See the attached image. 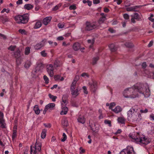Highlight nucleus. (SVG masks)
<instances>
[{
    "mask_svg": "<svg viewBox=\"0 0 154 154\" xmlns=\"http://www.w3.org/2000/svg\"><path fill=\"white\" fill-rule=\"evenodd\" d=\"M138 92L144 95L145 97H148L150 95V91L148 86H145L141 83L137 84L132 87L127 88L123 92L125 97L134 98L138 96Z\"/></svg>",
    "mask_w": 154,
    "mask_h": 154,
    "instance_id": "obj_1",
    "label": "nucleus"
},
{
    "mask_svg": "<svg viewBox=\"0 0 154 154\" xmlns=\"http://www.w3.org/2000/svg\"><path fill=\"white\" fill-rule=\"evenodd\" d=\"M137 107L134 106L128 111V120L137 122L140 121L142 119V117L140 113L137 112Z\"/></svg>",
    "mask_w": 154,
    "mask_h": 154,
    "instance_id": "obj_2",
    "label": "nucleus"
},
{
    "mask_svg": "<svg viewBox=\"0 0 154 154\" xmlns=\"http://www.w3.org/2000/svg\"><path fill=\"white\" fill-rule=\"evenodd\" d=\"M29 16L28 14H25L23 15H19L16 16L14 19L18 23L26 24L28 21Z\"/></svg>",
    "mask_w": 154,
    "mask_h": 154,
    "instance_id": "obj_3",
    "label": "nucleus"
},
{
    "mask_svg": "<svg viewBox=\"0 0 154 154\" xmlns=\"http://www.w3.org/2000/svg\"><path fill=\"white\" fill-rule=\"evenodd\" d=\"M41 145L37 142L34 146L32 147V146H30V154H41Z\"/></svg>",
    "mask_w": 154,
    "mask_h": 154,
    "instance_id": "obj_4",
    "label": "nucleus"
},
{
    "mask_svg": "<svg viewBox=\"0 0 154 154\" xmlns=\"http://www.w3.org/2000/svg\"><path fill=\"white\" fill-rule=\"evenodd\" d=\"M134 141L137 143H142L145 144H147L150 142L149 139H147L145 137H140L138 135H137V137L134 140Z\"/></svg>",
    "mask_w": 154,
    "mask_h": 154,
    "instance_id": "obj_5",
    "label": "nucleus"
},
{
    "mask_svg": "<svg viewBox=\"0 0 154 154\" xmlns=\"http://www.w3.org/2000/svg\"><path fill=\"white\" fill-rule=\"evenodd\" d=\"M98 26L96 22H86L85 24V29L86 31H90L97 27Z\"/></svg>",
    "mask_w": 154,
    "mask_h": 154,
    "instance_id": "obj_6",
    "label": "nucleus"
},
{
    "mask_svg": "<svg viewBox=\"0 0 154 154\" xmlns=\"http://www.w3.org/2000/svg\"><path fill=\"white\" fill-rule=\"evenodd\" d=\"M47 71L51 77L53 76V70H54L53 66L52 64H49L47 66Z\"/></svg>",
    "mask_w": 154,
    "mask_h": 154,
    "instance_id": "obj_7",
    "label": "nucleus"
},
{
    "mask_svg": "<svg viewBox=\"0 0 154 154\" xmlns=\"http://www.w3.org/2000/svg\"><path fill=\"white\" fill-rule=\"evenodd\" d=\"M3 116V113L0 111V124H1V127L2 128H6V126Z\"/></svg>",
    "mask_w": 154,
    "mask_h": 154,
    "instance_id": "obj_8",
    "label": "nucleus"
},
{
    "mask_svg": "<svg viewBox=\"0 0 154 154\" xmlns=\"http://www.w3.org/2000/svg\"><path fill=\"white\" fill-rule=\"evenodd\" d=\"M141 5L135 6L131 7H127L126 8V11H137L136 10L137 8H140L141 7Z\"/></svg>",
    "mask_w": 154,
    "mask_h": 154,
    "instance_id": "obj_9",
    "label": "nucleus"
},
{
    "mask_svg": "<svg viewBox=\"0 0 154 154\" xmlns=\"http://www.w3.org/2000/svg\"><path fill=\"white\" fill-rule=\"evenodd\" d=\"M126 153L127 154H134V151L133 148L130 146H127L125 149H124Z\"/></svg>",
    "mask_w": 154,
    "mask_h": 154,
    "instance_id": "obj_10",
    "label": "nucleus"
},
{
    "mask_svg": "<svg viewBox=\"0 0 154 154\" xmlns=\"http://www.w3.org/2000/svg\"><path fill=\"white\" fill-rule=\"evenodd\" d=\"M80 90V88L79 87H77L75 90L74 89L71 91L72 95L75 97L79 94V91Z\"/></svg>",
    "mask_w": 154,
    "mask_h": 154,
    "instance_id": "obj_11",
    "label": "nucleus"
},
{
    "mask_svg": "<svg viewBox=\"0 0 154 154\" xmlns=\"http://www.w3.org/2000/svg\"><path fill=\"white\" fill-rule=\"evenodd\" d=\"M89 84L91 91L93 92H94L97 89V85L93 82L91 83L90 82Z\"/></svg>",
    "mask_w": 154,
    "mask_h": 154,
    "instance_id": "obj_12",
    "label": "nucleus"
},
{
    "mask_svg": "<svg viewBox=\"0 0 154 154\" xmlns=\"http://www.w3.org/2000/svg\"><path fill=\"white\" fill-rule=\"evenodd\" d=\"M14 57L16 58L21 57V54L20 51L19 49H18L14 52Z\"/></svg>",
    "mask_w": 154,
    "mask_h": 154,
    "instance_id": "obj_13",
    "label": "nucleus"
},
{
    "mask_svg": "<svg viewBox=\"0 0 154 154\" xmlns=\"http://www.w3.org/2000/svg\"><path fill=\"white\" fill-rule=\"evenodd\" d=\"M81 46L80 44L78 42H75L74 43L72 46L73 50L75 51H77L80 49Z\"/></svg>",
    "mask_w": 154,
    "mask_h": 154,
    "instance_id": "obj_14",
    "label": "nucleus"
},
{
    "mask_svg": "<svg viewBox=\"0 0 154 154\" xmlns=\"http://www.w3.org/2000/svg\"><path fill=\"white\" fill-rule=\"evenodd\" d=\"M51 17H48L44 18L43 20V23L45 25H47L51 21Z\"/></svg>",
    "mask_w": 154,
    "mask_h": 154,
    "instance_id": "obj_15",
    "label": "nucleus"
},
{
    "mask_svg": "<svg viewBox=\"0 0 154 154\" xmlns=\"http://www.w3.org/2000/svg\"><path fill=\"white\" fill-rule=\"evenodd\" d=\"M44 45L45 44L42 41L36 45L35 46V49L38 50L44 46Z\"/></svg>",
    "mask_w": 154,
    "mask_h": 154,
    "instance_id": "obj_16",
    "label": "nucleus"
},
{
    "mask_svg": "<svg viewBox=\"0 0 154 154\" xmlns=\"http://www.w3.org/2000/svg\"><path fill=\"white\" fill-rule=\"evenodd\" d=\"M109 48L112 52H115L117 50V47L114 44H111L109 46Z\"/></svg>",
    "mask_w": 154,
    "mask_h": 154,
    "instance_id": "obj_17",
    "label": "nucleus"
},
{
    "mask_svg": "<svg viewBox=\"0 0 154 154\" xmlns=\"http://www.w3.org/2000/svg\"><path fill=\"white\" fill-rule=\"evenodd\" d=\"M43 65L41 63H39L37 67H36V70L35 72H41L42 70L43 69Z\"/></svg>",
    "mask_w": 154,
    "mask_h": 154,
    "instance_id": "obj_18",
    "label": "nucleus"
},
{
    "mask_svg": "<svg viewBox=\"0 0 154 154\" xmlns=\"http://www.w3.org/2000/svg\"><path fill=\"white\" fill-rule=\"evenodd\" d=\"M116 113H118L122 111V109L120 106H117L115 108L112 110Z\"/></svg>",
    "mask_w": 154,
    "mask_h": 154,
    "instance_id": "obj_19",
    "label": "nucleus"
},
{
    "mask_svg": "<svg viewBox=\"0 0 154 154\" xmlns=\"http://www.w3.org/2000/svg\"><path fill=\"white\" fill-rule=\"evenodd\" d=\"M33 110L36 114L38 115L40 113V110L38 105H35L34 106Z\"/></svg>",
    "mask_w": 154,
    "mask_h": 154,
    "instance_id": "obj_20",
    "label": "nucleus"
},
{
    "mask_svg": "<svg viewBox=\"0 0 154 154\" xmlns=\"http://www.w3.org/2000/svg\"><path fill=\"white\" fill-rule=\"evenodd\" d=\"M33 6L30 4H26L24 6V8L27 10H30L32 9Z\"/></svg>",
    "mask_w": 154,
    "mask_h": 154,
    "instance_id": "obj_21",
    "label": "nucleus"
},
{
    "mask_svg": "<svg viewBox=\"0 0 154 154\" xmlns=\"http://www.w3.org/2000/svg\"><path fill=\"white\" fill-rule=\"evenodd\" d=\"M55 106V104L54 103H50L46 105L45 107L48 110L49 109H52Z\"/></svg>",
    "mask_w": 154,
    "mask_h": 154,
    "instance_id": "obj_22",
    "label": "nucleus"
},
{
    "mask_svg": "<svg viewBox=\"0 0 154 154\" xmlns=\"http://www.w3.org/2000/svg\"><path fill=\"white\" fill-rule=\"evenodd\" d=\"M62 125L64 127H67L69 125L67 120L66 119H64L62 121Z\"/></svg>",
    "mask_w": 154,
    "mask_h": 154,
    "instance_id": "obj_23",
    "label": "nucleus"
},
{
    "mask_svg": "<svg viewBox=\"0 0 154 154\" xmlns=\"http://www.w3.org/2000/svg\"><path fill=\"white\" fill-rule=\"evenodd\" d=\"M79 122L84 124L85 122V120L84 117L83 116H79L78 119Z\"/></svg>",
    "mask_w": 154,
    "mask_h": 154,
    "instance_id": "obj_24",
    "label": "nucleus"
},
{
    "mask_svg": "<svg viewBox=\"0 0 154 154\" xmlns=\"http://www.w3.org/2000/svg\"><path fill=\"white\" fill-rule=\"evenodd\" d=\"M22 58L20 57L16 58V64L17 66H19L22 63Z\"/></svg>",
    "mask_w": 154,
    "mask_h": 154,
    "instance_id": "obj_25",
    "label": "nucleus"
},
{
    "mask_svg": "<svg viewBox=\"0 0 154 154\" xmlns=\"http://www.w3.org/2000/svg\"><path fill=\"white\" fill-rule=\"evenodd\" d=\"M0 19L2 20L3 23H5L9 21V19L6 16L4 17L3 16H0Z\"/></svg>",
    "mask_w": 154,
    "mask_h": 154,
    "instance_id": "obj_26",
    "label": "nucleus"
},
{
    "mask_svg": "<svg viewBox=\"0 0 154 154\" xmlns=\"http://www.w3.org/2000/svg\"><path fill=\"white\" fill-rule=\"evenodd\" d=\"M125 118L123 117H120L118 119V121L119 122L122 124H125Z\"/></svg>",
    "mask_w": 154,
    "mask_h": 154,
    "instance_id": "obj_27",
    "label": "nucleus"
},
{
    "mask_svg": "<svg viewBox=\"0 0 154 154\" xmlns=\"http://www.w3.org/2000/svg\"><path fill=\"white\" fill-rule=\"evenodd\" d=\"M42 23L40 21L37 22L35 24L34 26V28L35 29H37L40 27L42 26Z\"/></svg>",
    "mask_w": 154,
    "mask_h": 154,
    "instance_id": "obj_28",
    "label": "nucleus"
},
{
    "mask_svg": "<svg viewBox=\"0 0 154 154\" xmlns=\"http://www.w3.org/2000/svg\"><path fill=\"white\" fill-rule=\"evenodd\" d=\"M60 62L58 60H56L54 63V66L55 67L60 66L61 65Z\"/></svg>",
    "mask_w": 154,
    "mask_h": 154,
    "instance_id": "obj_29",
    "label": "nucleus"
},
{
    "mask_svg": "<svg viewBox=\"0 0 154 154\" xmlns=\"http://www.w3.org/2000/svg\"><path fill=\"white\" fill-rule=\"evenodd\" d=\"M131 17H133V18L135 19L136 20H137L138 21L140 20V18L139 15V14L137 13H135L134 14V15H131Z\"/></svg>",
    "mask_w": 154,
    "mask_h": 154,
    "instance_id": "obj_30",
    "label": "nucleus"
},
{
    "mask_svg": "<svg viewBox=\"0 0 154 154\" xmlns=\"http://www.w3.org/2000/svg\"><path fill=\"white\" fill-rule=\"evenodd\" d=\"M125 45L128 48H132L134 47V45L131 42H127L125 44Z\"/></svg>",
    "mask_w": 154,
    "mask_h": 154,
    "instance_id": "obj_31",
    "label": "nucleus"
},
{
    "mask_svg": "<svg viewBox=\"0 0 154 154\" xmlns=\"http://www.w3.org/2000/svg\"><path fill=\"white\" fill-rule=\"evenodd\" d=\"M135 134V133L134 132L132 134H130L129 135V137L134 140L135 138L137 137V135H138V134L137 133H136V134Z\"/></svg>",
    "mask_w": 154,
    "mask_h": 154,
    "instance_id": "obj_32",
    "label": "nucleus"
},
{
    "mask_svg": "<svg viewBox=\"0 0 154 154\" xmlns=\"http://www.w3.org/2000/svg\"><path fill=\"white\" fill-rule=\"evenodd\" d=\"M47 130L44 129L43 130L41 133V137L42 139H44L45 137L46 136Z\"/></svg>",
    "mask_w": 154,
    "mask_h": 154,
    "instance_id": "obj_33",
    "label": "nucleus"
},
{
    "mask_svg": "<svg viewBox=\"0 0 154 154\" xmlns=\"http://www.w3.org/2000/svg\"><path fill=\"white\" fill-rule=\"evenodd\" d=\"M94 39L93 38L92 39H89L88 40V43L91 44V45L89 46L90 48H91L92 45H93V44H94Z\"/></svg>",
    "mask_w": 154,
    "mask_h": 154,
    "instance_id": "obj_34",
    "label": "nucleus"
},
{
    "mask_svg": "<svg viewBox=\"0 0 154 154\" xmlns=\"http://www.w3.org/2000/svg\"><path fill=\"white\" fill-rule=\"evenodd\" d=\"M106 17H101L98 20V23L99 24H101L103 23L104 21L106 20Z\"/></svg>",
    "mask_w": 154,
    "mask_h": 154,
    "instance_id": "obj_35",
    "label": "nucleus"
},
{
    "mask_svg": "<svg viewBox=\"0 0 154 154\" xmlns=\"http://www.w3.org/2000/svg\"><path fill=\"white\" fill-rule=\"evenodd\" d=\"M76 83L72 82L70 87V90H74L75 88L76 84Z\"/></svg>",
    "mask_w": 154,
    "mask_h": 154,
    "instance_id": "obj_36",
    "label": "nucleus"
},
{
    "mask_svg": "<svg viewBox=\"0 0 154 154\" xmlns=\"http://www.w3.org/2000/svg\"><path fill=\"white\" fill-rule=\"evenodd\" d=\"M48 96L54 102L55 101L56 99L57 98V97L56 96H54L51 95V94H49Z\"/></svg>",
    "mask_w": 154,
    "mask_h": 154,
    "instance_id": "obj_37",
    "label": "nucleus"
},
{
    "mask_svg": "<svg viewBox=\"0 0 154 154\" xmlns=\"http://www.w3.org/2000/svg\"><path fill=\"white\" fill-rule=\"evenodd\" d=\"M30 48L29 47H26L25 51V54L26 55H27L29 54L30 53Z\"/></svg>",
    "mask_w": 154,
    "mask_h": 154,
    "instance_id": "obj_38",
    "label": "nucleus"
},
{
    "mask_svg": "<svg viewBox=\"0 0 154 154\" xmlns=\"http://www.w3.org/2000/svg\"><path fill=\"white\" fill-rule=\"evenodd\" d=\"M31 63L30 61H27L24 65L25 67L26 68H28L31 65Z\"/></svg>",
    "mask_w": 154,
    "mask_h": 154,
    "instance_id": "obj_39",
    "label": "nucleus"
},
{
    "mask_svg": "<svg viewBox=\"0 0 154 154\" xmlns=\"http://www.w3.org/2000/svg\"><path fill=\"white\" fill-rule=\"evenodd\" d=\"M4 137L3 136L1 137V135H0V145L2 146H4V145L3 144V142H4Z\"/></svg>",
    "mask_w": 154,
    "mask_h": 154,
    "instance_id": "obj_40",
    "label": "nucleus"
},
{
    "mask_svg": "<svg viewBox=\"0 0 154 154\" xmlns=\"http://www.w3.org/2000/svg\"><path fill=\"white\" fill-rule=\"evenodd\" d=\"M40 54L43 57H46L47 56V53L46 52V51L45 50H43L42 51L40 52Z\"/></svg>",
    "mask_w": 154,
    "mask_h": 154,
    "instance_id": "obj_41",
    "label": "nucleus"
},
{
    "mask_svg": "<svg viewBox=\"0 0 154 154\" xmlns=\"http://www.w3.org/2000/svg\"><path fill=\"white\" fill-rule=\"evenodd\" d=\"M16 48V46L11 45L8 48V49L12 51H14Z\"/></svg>",
    "mask_w": 154,
    "mask_h": 154,
    "instance_id": "obj_42",
    "label": "nucleus"
},
{
    "mask_svg": "<svg viewBox=\"0 0 154 154\" xmlns=\"http://www.w3.org/2000/svg\"><path fill=\"white\" fill-rule=\"evenodd\" d=\"M61 6V5L60 4H58L56 5L53 8V10L54 11H56L57 10H58L59 9V8H60Z\"/></svg>",
    "mask_w": 154,
    "mask_h": 154,
    "instance_id": "obj_43",
    "label": "nucleus"
},
{
    "mask_svg": "<svg viewBox=\"0 0 154 154\" xmlns=\"http://www.w3.org/2000/svg\"><path fill=\"white\" fill-rule=\"evenodd\" d=\"M99 58V57H98L93 58L92 62L93 64H95L96 63L97 61L98 60Z\"/></svg>",
    "mask_w": 154,
    "mask_h": 154,
    "instance_id": "obj_44",
    "label": "nucleus"
},
{
    "mask_svg": "<svg viewBox=\"0 0 154 154\" xmlns=\"http://www.w3.org/2000/svg\"><path fill=\"white\" fill-rule=\"evenodd\" d=\"M79 75H76L75 76L74 79L73 80V82L76 83L79 80Z\"/></svg>",
    "mask_w": 154,
    "mask_h": 154,
    "instance_id": "obj_45",
    "label": "nucleus"
},
{
    "mask_svg": "<svg viewBox=\"0 0 154 154\" xmlns=\"http://www.w3.org/2000/svg\"><path fill=\"white\" fill-rule=\"evenodd\" d=\"M44 80L45 81V83L46 84H48L49 83V79L48 77L45 75H44L43 77Z\"/></svg>",
    "mask_w": 154,
    "mask_h": 154,
    "instance_id": "obj_46",
    "label": "nucleus"
},
{
    "mask_svg": "<svg viewBox=\"0 0 154 154\" xmlns=\"http://www.w3.org/2000/svg\"><path fill=\"white\" fill-rule=\"evenodd\" d=\"M19 32L21 34H26V31L24 29H20L18 30Z\"/></svg>",
    "mask_w": 154,
    "mask_h": 154,
    "instance_id": "obj_47",
    "label": "nucleus"
},
{
    "mask_svg": "<svg viewBox=\"0 0 154 154\" xmlns=\"http://www.w3.org/2000/svg\"><path fill=\"white\" fill-rule=\"evenodd\" d=\"M76 8V6L75 5H70L69 7V9L72 10H75Z\"/></svg>",
    "mask_w": 154,
    "mask_h": 154,
    "instance_id": "obj_48",
    "label": "nucleus"
},
{
    "mask_svg": "<svg viewBox=\"0 0 154 154\" xmlns=\"http://www.w3.org/2000/svg\"><path fill=\"white\" fill-rule=\"evenodd\" d=\"M64 23H59L58 24V26L59 28H63L64 27Z\"/></svg>",
    "mask_w": 154,
    "mask_h": 154,
    "instance_id": "obj_49",
    "label": "nucleus"
},
{
    "mask_svg": "<svg viewBox=\"0 0 154 154\" xmlns=\"http://www.w3.org/2000/svg\"><path fill=\"white\" fill-rule=\"evenodd\" d=\"M116 105V104L114 103H110V105L109 107V108L110 109H111L112 110L113 109L112 108L115 106Z\"/></svg>",
    "mask_w": 154,
    "mask_h": 154,
    "instance_id": "obj_50",
    "label": "nucleus"
},
{
    "mask_svg": "<svg viewBox=\"0 0 154 154\" xmlns=\"http://www.w3.org/2000/svg\"><path fill=\"white\" fill-rule=\"evenodd\" d=\"M63 138L61 140V141L62 142H64L66 140L67 138L66 136L65 133H63Z\"/></svg>",
    "mask_w": 154,
    "mask_h": 154,
    "instance_id": "obj_51",
    "label": "nucleus"
},
{
    "mask_svg": "<svg viewBox=\"0 0 154 154\" xmlns=\"http://www.w3.org/2000/svg\"><path fill=\"white\" fill-rule=\"evenodd\" d=\"M123 17L125 20H128L129 19V16L127 14H123Z\"/></svg>",
    "mask_w": 154,
    "mask_h": 154,
    "instance_id": "obj_52",
    "label": "nucleus"
},
{
    "mask_svg": "<svg viewBox=\"0 0 154 154\" xmlns=\"http://www.w3.org/2000/svg\"><path fill=\"white\" fill-rule=\"evenodd\" d=\"M5 12H6L7 13H9L10 12V10L9 9H7L6 8H4L1 11V13H3Z\"/></svg>",
    "mask_w": 154,
    "mask_h": 154,
    "instance_id": "obj_53",
    "label": "nucleus"
},
{
    "mask_svg": "<svg viewBox=\"0 0 154 154\" xmlns=\"http://www.w3.org/2000/svg\"><path fill=\"white\" fill-rule=\"evenodd\" d=\"M83 89L84 90V93L86 94H88V91H87V88L85 86H83Z\"/></svg>",
    "mask_w": 154,
    "mask_h": 154,
    "instance_id": "obj_54",
    "label": "nucleus"
},
{
    "mask_svg": "<svg viewBox=\"0 0 154 154\" xmlns=\"http://www.w3.org/2000/svg\"><path fill=\"white\" fill-rule=\"evenodd\" d=\"M104 123L106 124H109V126H111V122L110 121L107 120H105L104 121Z\"/></svg>",
    "mask_w": 154,
    "mask_h": 154,
    "instance_id": "obj_55",
    "label": "nucleus"
},
{
    "mask_svg": "<svg viewBox=\"0 0 154 154\" xmlns=\"http://www.w3.org/2000/svg\"><path fill=\"white\" fill-rule=\"evenodd\" d=\"M81 76H82V77H85V76H86L88 77H89V75H88V73H86V72H83V73L81 75Z\"/></svg>",
    "mask_w": 154,
    "mask_h": 154,
    "instance_id": "obj_56",
    "label": "nucleus"
},
{
    "mask_svg": "<svg viewBox=\"0 0 154 154\" xmlns=\"http://www.w3.org/2000/svg\"><path fill=\"white\" fill-rule=\"evenodd\" d=\"M68 97L66 95H63L62 98V101L65 100H67Z\"/></svg>",
    "mask_w": 154,
    "mask_h": 154,
    "instance_id": "obj_57",
    "label": "nucleus"
},
{
    "mask_svg": "<svg viewBox=\"0 0 154 154\" xmlns=\"http://www.w3.org/2000/svg\"><path fill=\"white\" fill-rule=\"evenodd\" d=\"M148 109H145L144 110L141 109L140 112L141 113H146L148 112Z\"/></svg>",
    "mask_w": 154,
    "mask_h": 154,
    "instance_id": "obj_58",
    "label": "nucleus"
},
{
    "mask_svg": "<svg viewBox=\"0 0 154 154\" xmlns=\"http://www.w3.org/2000/svg\"><path fill=\"white\" fill-rule=\"evenodd\" d=\"M93 3L94 4H97L100 3V0H93Z\"/></svg>",
    "mask_w": 154,
    "mask_h": 154,
    "instance_id": "obj_59",
    "label": "nucleus"
},
{
    "mask_svg": "<svg viewBox=\"0 0 154 154\" xmlns=\"http://www.w3.org/2000/svg\"><path fill=\"white\" fill-rule=\"evenodd\" d=\"M60 77L59 75H57L54 76V79L55 80H58L59 79H60Z\"/></svg>",
    "mask_w": 154,
    "mask_h": 154,
    "instance_id": "obj_60",
    "label": "nucleus"
},
{
    "mask_svg": "<svg viewBox=\"0 0 154 154\" xmlns=\"http://www.w3.org/2000/svg\"><path fill=\"white\" fill-rule=\"evenodd\" d=\"M114 2H116L118 5H120L122 2V0H114Z\"/></svg>",
    "mask_w": 154,
    "mask_h": 154,
    "instance_id": "obj_61",
    "label": "nucleus"
},
{
    "mask_svg": "<svg viewBox=\"0 0 154 154\" xmlns=\"http://www.w3.org/2000/svg\"><path fill=\"white\" fill-rule=\"evenodd\" d=\"M44 125L45 126V127L50 128L51 127V124H44Z\"/></svg>",
    "mask_w": 154,
    "mask_h": 154,
    "instance_id": "obj_62",
    "label": "nucleus"
},
{
    "mask_svg": "<svg viewBox=\"0 0 154 154\" xmlns=\"http://www.w3.org/2000/svg\"><path fill=\"white\" fill-rule=\"evenodd\" d=\"M67 112L63 110H62V111L60 112V114L61 115H66V114L67 113Z\"/></svg>",
    "mask_w": 154,
    "mask_h": 154,
    "instance_id": "obj_63",
    "label": "nucleus"
},
{
    "mask_svg": "<svg viewBox=\"0 0 154 154\" xmlns=\"http://www.w3.org/2000/svg\"><path fill=\"white\" fill-rule=\"evenodd\" d=\"M72 105L73 106L76 107H78V104L75 102H73L72 103Z\"/></svg>",
    "mask_w": 154,
    "mask_h": 154,
    "instance_id": "obj_64",
    "label": "nucleus"
}]
</instances>
